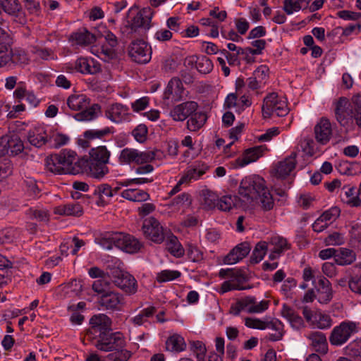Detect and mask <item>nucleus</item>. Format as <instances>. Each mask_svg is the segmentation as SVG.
<instances>
[{
    "mask_svg": "<svg viewBox=\"0 0 361 361\" xmlns=\"http://www.w3.org/2000/svg\"><path fill=\"white\" fill-rule=\"evenodd\" d=\"M88 159H78L77 154L71 149H63L46 159L48 171L56 174H78L85 171L90 177L103 178L109 170L107 164L111 156L106 146L93 147L90 150Z\"/></svg>",
    "mask_w": 361,
    "mask_h": 361,
    "instance_id": "obj_1",
    "label": "nucleus"
},
{
    "mask_svg": "<svg viewBox=\"0 0 361 361\" xmlns=\"http://www.w3.org/2000/svg\"><path fill=\"white\" fill-rule=\"evenodd\" d=\"M87 336L94 346L101 351L118 350L125 346V340L121 332H111V319L104 314L92 316Z\"/></svg>",
    "mask_w": 361,
    "mask_h": 361,
    "instance_id": "obj_2",
    "label": "nucleus"
},
{
    "mask_svg": "<svg viewBox=\"0 0 361 361\" xmlns=\"http://www.w3.org/2000/svg\"><path fill=\"white\" fill-rule=\"evenodd\" d=\"M238 195L243 197V201L246 208L257 198L264 211L271 210L274 205L272 195L265 185V180L259 176L244 178L240 182Z\"/></svg>",
    "mask_w": 361,
    "mask_h": 361,
    "instance_id": "obj_3",
    "label": "nucleus"
},
{
    "mask_svg": "<svg viewBox=\"0 0 361 361\" xmlns=\"http://www.w3.org/2000/svg\"><path fill=\"white\" fill-rule=\"evenodd\" d=\"M89 102L90 99L85 94H71L69 96L67 99V104L71 109L80 111L86 109L73 116L75 120L88 121L97 117V113L100 111L101 106L98 104H94L89 109H87Z\"/></svg>",
    "mask_w": 361,
    "mask_h": 361,
    "instance_id": "obj_4",
    "label": "nucleus"
},
{
    "mask_svg": "<svg viewBox=\"0 0 361 361\" xmlns=\"http://www.w3.org/2000/svg\"><path fill=\"white\" fill-rule=\"evenodd\" d=\"M269 300L257 301L254 296H246L238 300L232 304L230 308V313L234 316H238L242 311H246L250 314L262 313L266 311L269 306Z\"/></svg>",
    "mask_w": 361,
    "mask_h": 361,
    "instance_id": "obj_5",
    "label": "nucleus"
},
{
    "mask_svg": "<svg viewBox=\"0 0 361 361\" xmlns=\"http://www.w3.org/2000/svg\"><path fill=\"white\" fill-rule=\"evenodd\" d=\"M262 110L264 118H269L274 114L281 117L286 116L289 111L286 101L276 92L269 94L264 99Z\"/></svg>",
    "mask_w": 361,
    "mask_h": 361,
    "instance_id": "obj_6",
    "label": "nucleus"
},
{
    "mask_svg": "<svg viewBox=\"0 0 361 361\" xmlns=\"http://www.w3.org/2000/svg\"><path fill=\"white\" fill-rule=\"evenodd\" d=\"M155 159V153L153 151L140 152L133 148H124L121 150L118 157V161L121 164L142 165L149 163Z\"/></svg>",
    "mask_w": 361,
    "mask_h": 361,
    "instance_id": "obj_7",
    "label": "nucleus"
},
{
    "mask_svg": "<svg viewBox=\"0 0 361 361\" xmlns=\"http://www.w3.org/2000/svg\"><path fill=\"white\" fill-rule=\"evenodd\" d=\"M110 277L113 283L126 293L132 295L137 292V281L128 272L118 268L113 269L111 270Z\"/></svg>",
    "mask_w": 361,
    "mask_h": 361,
    "instance_id": "obj_8",
    "label": "nucleus"
},
{
    "mask_svg": "<svg viewBox=\"0 0 361 361\" xmlns=\"http://www.w3.org/2000/svg\"><path fill=\"white\" fill-rule=\"evenodd\" d=\"M142 231L147 239L161 244L164 241L170 230L164 228L157 219L152 216L144 221Z\"/></svg>",
    "mask_w": 361,
    "mask_h": 361,
    "instance_id": "obj_9",
    "label": "nucleus"
},
{
    "mask_svg": "<svg viewBox=\"0 0 361 361\" xmlns=\"http://www.w3.org/2000/svg\"><path fill=\"white\" fill-rule=\"evenodd\" d=\"M357 331L356 323L350 321L343 322L333 329L329 336V341L333 345H342Z\"/></svg>",
    "mask_w": 361,
    "mask_h": 361,
    "instance_id": "obj_10",
    "label": "nucleus"
},
{
    "mask_svg": "<svg viewBox=\"0 0 361 361\" xmlns=\"http://www.w3.org/2000/svg\"><path fill=\"white\" fill-rule=\"evenodd\" d=\"M154 12L149 7L144 8L137 12L136 15L128 21L126 26L127 30H130L128 35L135 33L138 29L148 30L152 27V18Z\"/></svg>",
    "mask_w": 361,
    "mask_h": 361,
    "instance_id": "obj_11",
    "label": "nucleus"
},
{
    "mask_svg": "<svg viewBox=\"0 0 361 361\" xmlns=\"http://www.w3.org/2000/svg\"><path fill=\"white\" fill-rule=\"evenodd\" d=\"M128 55L137 63H147L151 59V47L143 39L133 40L128 47Z\"/></svg>",
    "mask_w": 361,
    "mask_h": 361,
    "instance_id": "obj_12",
    "label": "nucleus"
},
{
    "mask_svg": "<svg viewBox=\"0 0 361 361\" xmlns=\"http://www.w3.org/2000/svg\"><path fill=\"white\" fill-rule=\"evenodd\" d=\"M334 111L336 121L343 126L348 124L352 118L354 111V102L351 103L345 97H341L333 102Z\"/></svg>",
    "mask_w": 361,
    "mask_h": 361,
    "instance_id": "obj_13",
    "label": "nucleus"
},
{
    "mask_svg": "<svg viewBox=\"0 0 361 361\" xmlns=\"http://www.w3.org/2000/svg\"><path fill=\"white\" fill-rule=\"evenodd\" d=\"M97 300L102 309L107 311H121L125 304L123 295L114 290L100 295Z\"/></svg>",
    "mask_w": 361,
    "mask_h": 361,
    "instance_id": "obj_14",
    "label": "nucleus"
},
{
    "mask_svg": "<svg viewBox=\"0 0 361 361\" xmlns=\"http://www.w3.org/2000/svg\"><path fill=\"white\" fill-rule=\"evenodd\" d=\"M198 104L194 101H187L174 106L170 111L169 115L174 121H184L196 111Z\"/></svg>",
    "mask_w": 361,
    "mask_h": 361,
    "instance_id": "obj_15",
    "label": "nucleus"
},
{
    "mask_svg": "<svg viewBox=\"0 0 361 361\" xmlns=\"http://www.w3.org/2000/svg\"><path fill=\"white\" fill-rule=\"evenodd\" d=\"M12 44L13 38L11 34L0 27V68L10 65Z\"/></svg>",
    "mask_w": 361,
    "mask_h": 361,
    "instance_id": "obj_16",
    "label": "nucleus"
},
{
    "mask_svg": "<svg viewBox=\"0 0 361 361\" xmlns=\"http://www.w3.org/2000/svg\"><path fill=\"white\" fill-rule=\"evenodd\" d=\"M314 133L315 140L319 144L326 145L330 141L333 134L330 121L325 117L321 118L314 126Z\"/></svg>",
    "mask_w": 361,
    "mask_h": 361,
    "instance_id": "obj_17",
    "label": "nucleus"
},
{
    "mask_svg": "<svg viewBox=\"0 0 361 361\" xmlns=\"http://www.w3.org/2000/svg\"><path fill=\"white\" fill-rule=\"evenodd\" d=\"M144 247L137 238L128 233H118V248L129 254L139 252Z\"/></svg>",
    "mask_w": 361,
    "mask_h": 361,
    "instance_id": "obj_18",
    "label": "nucleus"
},
{
    "mask_svg": "<svg viewBox=\"0 0 361 361\" xmlns=\"http://www.w3.org/2000/svg\"><path fill=\"white\" fill-rule=\"evenodd\" d=\"M312 284L319 293L318 300L320 303L329 302L333 297V291L330 281L323 276L317 277Z\"/></svg>",
    "mask_w": 361,
    "mask_h": 361,
    "instance_id": "obj_19",
    "label": "nucleus"
},
{
    "mask_svg": "<svg viewBox=\"0 0 361 361\" xmlns=\"http://www.w3.org/2000/svg\"><path fill=\"white\" fill-rule=\"evenodd\" d=\"M184 87L181 80L178 77L172 78L169 82L164 93V99H171L173 102L182 100Z\"/></svg>",
    "mask_w": 361,
    "mask_h": 361,
    "instance_id": "obj_20",
    "label": "nucleus"
},
{
    "mask_svg": "<svg viewBox=\"0 0 361 361\" xmlns=\"http://www.w3.org/2000/svg\"><path fill=\"white\" fill-rule=\"evenodd\" d=\"M296 152H292L288 157L278 162L274 168L275 176L277 178H285L290 174L296 166Z\"/></svg>",
    "mask_w": 361,
    "mask_h": 361,
    "instance_id": "obj_21",
    "label": "nucleus"
},
{
    "mask_svg": "<svg viewBox=\"0 0 361 361\" xmlns=\"http://www.w3.org/2000/svg\"><path fill=\"white\" fill-rule=\"evenodd\" d=\"M251 247L249 243L243 242L238 244L224 257V262L233 264L245 257L250 252Z\"/></svg>",
    "mask_w": 361,
    "mask_h": 361,
    "instance_id": "obj_22",
    "label": "nucleus"
},
{
    "mask_svg": "<svg viewBox=\"0 0 361 361\" xmlns=\"http://www.w3.org/2000/svg\"><path fill=\"white\" fill-rule=\"evenodd\" d=\"M340 196L341 200L350 207H361V195L354 185H343Z\"/></svg>",
    "mask_w": 361,
    "mask_h": 361,
    "instance_id": "obj_23",
    "label": "nucleus"
},
{
    "mask_svg": "<svg viewBox=\"0 0 361 361\" xmlns=\"http://www.w3.org/2000/svg\"><path fill=\"white\" fill-rule=\"evenodd\" d=\"M243 199V197L240 195L239 196L231 195H224L220 199L218 198L216 207L224 212L230 211L233 207L246 209V205H244Z\"/></svg>",
    "mask_w": 361,
    "mask_h": 361,
    "instance_id": "obj_24",
    "label": "nucleus"
},
{
    "mask_svg": "<svg viewBox=\"0 0 361 361\" xmlns=\"http://www.w3.org/2000/svg\"><path fill=\"white\" fill-rule=\"evenodd\" d=\"M281 315L289 322L293 329L300 330L305 327L303 319L295 311L293 308L287 304L283 305Z\"/></svg>",
    "mask_w": 361,
    "mask_h": 361,
    "instance_id": "obj_25",
    "label": "nucleus"
},
{
    "mask_svg": "<svg viewBox=\"0 0 361 361\" xmlns=\"http://www.w3.org/2000/svg\"><path fill=\"white\" fill-rule=\"evenodd\" d=\"M265 146H256L246 149L242 157H239L235 160L238 167H243L250 163L257 161L262 156L263 150Z\"/></svg>",
    "mask_w": 361,
    "mask_h": 361,
    "instance_id": "obj_26",
    "label": "nucleus"
},
{
    "mask_svg": "<svg viewBox=\"0 0 361 361\" xmlns=\"http://www.w3.org/2000/svg\"><path fill=\"white\" fill-rule=\"evenodd\" d=\"M128 108L121 104L116 103L106 110V116L114 123H120L128 114Z\"/></svg>",
    "mask_w": 361,
    "mask_h": 361,
    "instance_id": "obj_27",
    "label": "nucleus"
},
{
    "mask_svg": "<svg viewBox=\"0 0 361 361\" xmlns=\"http://www.w3.org/2000/svg\"><path fill=\"white\" fill-rule=\"evenodd\" d=\"M93 195L98 198L97 204L104 207L108 204L113 197L111 186L107 183L99 184L94 188Z\"/></svg>",
    "mask_w": 361,
    "mask_h": 361,
    "instance_id": "obj_28",
    "label": "nucleus"
},
{
    "mask_svg": "<svg viewBox=\"0 0 361 361\" xmlns=\"http://www.w3.org/2000/svg\"><path fill=\"white\" fill-rule=\"evenodd\" d=\"M54 212L59 215L79 217L83 214V209L79 203L73 202L56 207Z\"/></svg>",
    "mask_w": 361,
    "mask_h": 361,
    "instance_id": "obj_29",
    "label": "nucleus"
},
{
    "mask_svg": "<svg viewBox=\"0 0 361 361\" xmlns=\"http://www.w3.org/2000/svg\"><path fill=\"white\" fill-rule=\"evenodd\" d=\"M27 140L32 145L36 147H40L47 142V135L44 128H35L29 130Z\"/></svg>",
    "mask_w": 361,
    "mask_h": 361,
    "instance_id": "obj_30",
    "label": "nucleus"
},
{
    "mask_svg": "<svg viewBox=\"0 0 361 361\" xmlns=\"http://www.w3.org/2000/svg\"><path fill=\"white\" fill-rule=\"evenodd\" d=\"M75 68L82 74H95L100 71L99 64L86 58L78 59L75 62Z\"/></svg>",
    "mask_w": 361,
    "mask_h": 361,
    "instance_id": "obj_31",
    "label": "nucleus"
},
{
    "mask_svg": "<svg viewBox=\"0 0 361 361\" xmlns=\"http://www.w3.org/2000/svg\"><path fill=\"white\" fill-rule=\"evenodd\" d=\"M166 245L167 250L176 257H181L184 255V249L179 243L176 236L170 231L166 237Z\"/></svg>",
    "mask_w": 361,
    "mask_h": 361,
    "instance_id": "obj_32",
    "label": "nucleus"
},
{
    "mask_svg": "<svg viewBox=\"0 0 361 361\" xmlns=\"http://www.w3.org/2000/svg\"><path fill=\"white\" fill-rule=\"evenodd\" d=\"M7 142L6 148L8 149V155L16 156L22 152L24 149L23 141L16 134L3 136Z\"/></svg>",
    "mask_w": 361,
    "mask_h": 361,
    "instance_id": "obj_33",
    "label": "nucleus"
},
{
    "mask_svg": "<svg viewBox=\"0 0 361 361\" xmlns=\"http://www.w3.org/2000/svg\"><path fill=\"white\" fill-rule=\"evenodd\" d=\"M355 259L356 254L353 250L345 247L337 249L336 255H335V262L338 265H349L353 263Z\"/></svg>",
    "mask_w": 361,
    "mask_h": 361,
    "instance_id": "obj_34",
    "label": "nucleus"
},
{
    "mask_svg": "<svg viewBox=\"0 0 361 361\" xmlns=\"http://www.w3.org/2000/svg\"><path fill=\"white\" fill-rule=\"evenodd\" d=\"M312 345L317 352L325 354L328 351V343L324 334L322 332H312L308 336Z\"/></svg>",
    "mask_w": 361,
    "mask_h": 361,
    "instance_id": "obj_35",
    "label": "nucleus"
},
{
    "mask_svg": "<svg viewBox=\"0 0 361 361\" xmlns=\"http://www.w3.org/2000/svg\"><path fill=\"white\" fill-rule=\"evenodd\" d=\"M166 350L170 352L180 353L185 350L186 343L184 338L174 334L170 336L166 341Z\"/></svg>",
    "mask_w": 361,
    "mask_h": 361,
    "instance_id": "obj_36",
    "label": "nucleus"
},
{
    "mask_svg": "<svg viewBox=\"0 0 361 361\" xmlns=\"http://www.w3.org/2000/svg\"><path fill=\"white\" fill-rule=\"evenodd\" d=\"M73 41L79 45H90L94 43L97 40L96 36L89 32L86 28L82 27L71 35Z\"/></svg>",
    "mask_w": 361,
    "mask_h": 361,
    "instance_id": "obj_37",
    "label": "nucleus"
},
{
    "mask_svg": "<svg viewBox=\"0 0 361 361\" xmlns=\"http://www.w3.org/2000/svg\"><path fill=\"white\" fill-rule=\"evenodd\" d=\"M207 115L203 112L195 111L187 121L186 126L190 131L196 132L200 130L206 123Z\"/></svg>",
    "mask_w": 361,
    "mask_h": 361,
    "instance_id": "obj_38",
    "label": "nucleus"
},
{
    "mask_svg": "<svg viewBox=\"0 0 361 361\" xmlns=\"http://www.w3.org/2000/svg\"><path fill=\"white\" fill-rule=\"evenodd\" d=\"M97 243L106 250H111L113 247L118 248V233H106L97 238Z\"/></svg>",
    "mask_w": 361,
    "mask_h": 361,
    "instance_id": "obj_39",
    "label": "nucleus"
},
{
    "mask_svg": "<svg viewBox=\"0 0 361 361\" xmlns=\"http://www.w3.org/2000/svg\"><path fill=\"white\" fill-rule=\"evenodd\" d=\"M268 249L267 243L265 241H260L255 245L251 257L250 261L252 264L259 263L264 257Z\"/></svg>",
    "mask_w": 361,
    "mask_h": 361,
    "instance_id": "obj_40",
    "label": "nucleus"
},
{
    "mask_svg": "<svg viewBox=\"0 0 361 361\" xmlns=\"http://www.w3.org/2000/svg\"><path fill=\"white\" fill-rule=\"evenodd\" d=\"M312 324H316L317 327L320 329H326L331 326L332 319L329 314L322 312H316L314 314Z\"/></svg>",
    "mask_w": 361,
    "mask_h": 361,
    "instance_id": "obj_41",
    "label": "nucleus"
},
{
    "mask_svg": "<svg viewBox=\"0 0 361 361\" xmlns=\"http://www.w3.org/2000/svg\"><path fill=\"white\" fill-rule=\"evenodd\" d=\"M0 6L5 13L11 16H17L21 10L18 0H0Z\"/></svg>",
    "mask_w": 361,
    "mask_h": 361,
    "instance_id": "obj_42",
    "label": "nucleus"
},
{
    "mask_svg": "<svg viewBox=\"0 0 361 361\" xmlns=\"http://www.w3.org/2000/svg\"><path fill=\"white\" fill-rule=\"evenodd\" d=\"M270 243L274 246L272 248L275 250V253L278 252L280 255H282L286 250L290 249V244L288 242V240L281 236H274L271 238Z\"/></svg>",
    "mask_w": 361,
    "mask_h": 361,
    "instance_id": "obj_43",
    "label": "nucleus"
},
{
    "mask_svg": "<svg viewBox=\"0 0 361 361\" xmlns=\"http://www.w3.org/2000/svg\"><path fill=\"white\" fill-rule=\"evenodd\" d=\"M202 195L203 200L202 204L204 208L207 209H212L216 207L218 202V195L210 190H202Z\"/></svg>",
    "mask_w": 361,
    "mask_h": 361,
    "instance_id": "obj_44",
    "label": "nucleus"
},
{
    "mask_svg": "<svg viewBox=\"0 0 361 361\" xmlns=\"http://www.w3.org/2000/svg\"><path fill=\"white\" fill-rule=\"evenodd\" d=\"M113 128L109 127H106L103 129H92L87 130L84 132L83 136L87 140H94V139H102L106 135L113 133Z\"/></svg>",
    "mask_w": 361,
    "mask_h": 361,
    "instance_id": "obj_45",
    "label": "nucleus"
},
{
    "mask_svg": "<svg viewBox=\"0 0 361 361\" xmlns=\"http://www.w3.org/2000/svg\"><path fill=\"white\" fill-rule=\"evenodd\" d=\"M11 64H15L18 66H22L27 64L28 62V58L27 54L23 50L15 49H13L11 47Z\"/></svg>",
    "mask_w": 361,
    "mask_h": 361,
    "instance_id": "obj_46",
    "label": "nucleus"
},
{
    "mask_svg": "<svg viewBox=\"0 0 361 361\" xmlns=\"http://www.w3.org/2000/svg\"><path fill=\"white\" fill-rule=\"evenodd\" d=\"M26 215L31 219H35L39 222L47 223L49 221V213L44 209H38L30 208L27 212Z\"/></svg>",
    "mask_w": 361,
    "mask_h": 361,
    "instance_id": "obj_47",
    "label": "nucleus"
},
{
    "mask_svg": "<svg viewBox=\"0 0 361 361\" xmlns=\"http://www.w3.org/2000/svg\"><path fill=\"white\" fill-rule=\"evenodd\" d=\"M191 350L195 354L197 361H204L207 349L202 341H193L191 343Z\"/></svg>",
    "mask_w": 361,
    "mask_h": 361,
    "instance_id": "obj_48",
    "label": "nucleus"
},
{
    "mask_svg": "<svg viewBox=\"0 0 361 361\" xmlns=\"http://www.w3.org/2000/svg\"><path fill=\"white\" fill-rule=\"evenodd\" d=\"M180 275L181 274L178 271L166 269L158 273L156 279L159 283H164L179 278Z\"/></svg>",
    "mask_w": 361,
    "mask_h": 361,
    "instance_id": "obj_49",
    "label": "nucleus"
},
{
    "mask_svg": "<svg viewBox=\"0 0 361 361\" xmlns=\"http://www.w3.org/2000/svg\"><path fill=\"white\" fill-rule=\"evenodd\" d=\"M109 285L110 283L104 277L94 281L92 285V288L95 293L102 295L111 291L109 289Z\"/></svg>",
    "mask_w": 361,
    "mask_h": 361,
    "instance_id": "obj_50",
    "label": "nucleus"
},
{
    "mask_svg": "<svg viewBox=\"0 0 361 361\" xmlns=\"http://www.w3.org/2000/svg\"><path fill=\"white\" fill-rule=\"evenodd\" d=\"M196 68L200 73L207 74L212 71L213 63L208 57L202 56L198 58Z\"/></svg>",
    "mask_w": 361,
    "mask_h": 361,
    "instance_id": "obj_51",
    "label": "nucleus"
},
{
    "mask_svg": "<svg viewBox=\"0 0 361 361\" xmlns=\"http://www.w3.org/2000/svg\"><path fill=\"white\" fill-rule=\"evenodd\" d=\"M25 190L31 197H35L39 195L40 190L39 189L36 180L32 178H27L24 180Z\"/></svg>",
    "mask_w": 361,
    "mask_h": 361,
    "instance_id": "obj_52",
    "label": "nucleus"
},
{
    "mask_svg": "<svg viewBox=\"0 0 361 361\" xmlns=\"http://www.w3.org/2000/svg\"><path fill=\"white\" fill-rule=\"evenodd\" d=\"M147 127L145 124H140L132 131V135L137 142L143 143L147 140Z\"/></svg>",
    "mask_w": 361,
    "mask_h": 361,
    "instance_id": "obj_53",
    "label": "nucleus"
},
{
    "mask_svg": "<svg viewBox=\"0 0 361 361\" xmlns=\"http://www.w3.org/2000/svg\"><path fill=\"white\" fill-rule=\"evenodd\" d=\"M341 209L338 207H332L329 209L325 211L320 216L319 219L324 222L328 223L334 221L339 216Z\"/></svg>",
    "mask_w": 361,
    "mask_h": 361,
    "instance_id": "obj_54",
    "label": "nucleus"
},
{
    "mask_svg": "<svg viewBox=\"0 0 361 361\" xmlns=\"http://www.w3.org/2000/svg\"><path fill=\"white\" fill-rule=\"evenodd\" d=\"M324 243L326 245H341L345 243V238L342 233L334 232L325 238Z\"/></svg>",
    "mask_w": 361,
    "mask_h": 361,
    "instance_id": "obj_55",
    "label": "nucleus"
},
{
    "mask_svg": "<svg viewBox=\"0 0 361 361\" xmlns=\"http://www.w3.org/2000/svg\"><path fill=\"white\" fill-rule=\"evenodd\" d=\"M283 8L288 15H291L302 9V7L298 0H283Z\"/></svg>",
    "mask_w": 361,
    "mask_h": 361,
    "instance_id": "obj_56",
    "label": "nucleus"
},
{
    "mask_svg": "<svg viewBox=\"0 0 361 361\" xmlns=\"http://www.w3.org/2000/svg\"><path fill=\"white\" fill-rule=\"evenodd\" d=\"M13 167L11 162L8 159L0 161V181L11 175Z\"/></svg>",
    "mask_w": 361,
    "mask_h": 361,
    "instance_id": "obj_57",
    "label": "nucleus"
},
{
    "mask_svg": "<svg viewBox=\"0 0 361 361\" xmlns=\"http://www.w3.org/2000/svg\"><path fill=\"white\" fill-rule=\"evenodd\" d=\"M116 351L107 356L109 361H128L131 356L130 352L127 350H118Z\"/></svg>",
    "mask_w": 361,
    "mask_h": 361,
    "instance_id": "obj_58",
    "label": "nucleus"
},
{
    "mask_svg": "<svg viewBox=\"0 0 361 361\" xmlns=\"http://www.w3.org/2000/svg\"><path fill=\"white\" fill-rule=\"evenodd\" d=\"M265 324L266 322L257 318L247 317L245 319V325L251 329H266Z\"/></svg>",
    "mask_w": 361,
    "mask_h": 361,
    "instance_id": "obj_59",
    "label": "nucleus"
},
{
    "mask_svg": "<svg viewBox=\"0 0 361 361\" xmlns=\"http://www.w3.org/2000/svg\"><path fill=\"white\" fill-rule=\"evenodd\" d=\"M249 288V287L245 286H238L236 283H234L233 280H228L224 281L221 286V290L219 291L220 293L224 294L226 292L233 290H245Z\"/></svg>",
    "mask_w": 361,
    "mask_h": 361,
    "instance_id": "obj_60",
    "label": "nucleus"
},
{
    "mask_svg": "<svg viewBox=\"0 0 361 361\" xmlns=\"http://www.w3.org/2000/svg\"><path fill=\"white\" fill-rule=\"evenodd\" d=\"M15 238V231L12 228H6L0 231V245L10 243Z\"/></svg>",
    "mask_w": 361,
    "mask_h": 361,
    "instance_id": "obj_61",
    "label": "nucleus"
},
{
    "mask_svg": "<svg viewBox=\"0 0 361 361\" xmlns=\"http://www.w3.org/2000/svg\"><path fill=\"white\" fill-rule=\"evenodd\" d=\"M187 255L192 262H199L203 259L202 252L196 247L190 245L187 250Z\"/></svg>",
    "mask_w": 361,
    "mask_h": 361,
    "instance_id": "obj_62",
    "label": "nucleus"
},
{
    "mask_svg": "<svg viewBox=\"0 0 361 361\" xmlns=\"http://www.w3.org/2000/svg\"><path fill=\"white\" fill-rule=\"evenodd\" d=\"M354 118L357 126L361 129V97L354 100V111L352 118Z\"/></svg>",
    "mask_w": 361,
    "mask_h": 361,
    "instance_id": "obj_63",
    "label": "nucleus"
},
{
    "mask_svg": "<svg viewBox=\"0 0 361 361\" xmlns=\"http://www.w3.org/2000/svg\"><path fill=\"white\" fill-rule=\"evenodd\" d=\"M348 286L353 292L361 295V276H353L348 281Z\"/></svg>",
    "mask_w": 361,
    "mask_h": 361,
    "instance_id": "obj_64",
    "label": "nucleus"
}]
</instances>
